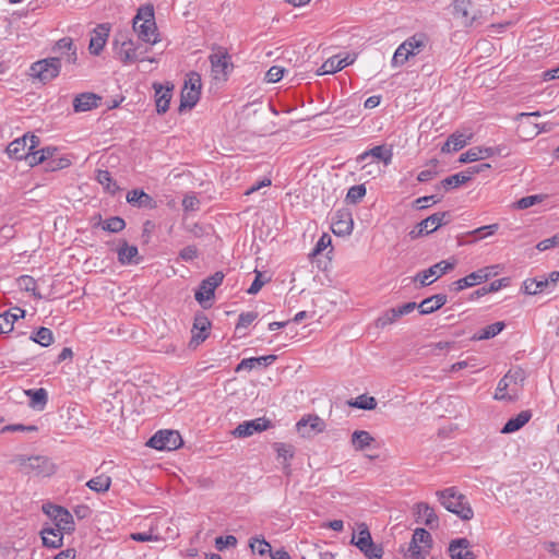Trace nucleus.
Returning a JSON list of instances; mask_svg holds the SVG:
<instances>
[{
	"label": "nucleus",
	"instance_id": "f257e3e1",
	"mask_svg": "<svg viewBox=\"0 0 559 559\" xmlns=\"http://www.w3.org/2000/svg\"><path fill=\"white\" fill-rule=\"evenodd\" d=\"M41 511L55 523V527L44 525L39 532L43 546L49 549H58L63 546V535L71 534L75 530L73 515L61 506L51 502L44 503Z\"/></svg>",
	"mask_w": 559,
	"mask_h": 559
},
{
	"label": "nucleus",
	"instance_id": "f03ea898",
	"mask_svg": "<svg viewBox=\"0 0 559 559\" xmlns=\"http://www.w3.org/2000/svg\"><path fill=\"white\" fill-rule=\"evenodd\" d=\"M11 463L21 473L28 476L49 477L56 472V465L50 459L43 455L26 456L24 454H16L12 457Z\"/></svg>",
	"mask_w": 559,
	"mask_h": 559
},
{
	"label": "nucleus",
	"instance_id": "7ed1b4c3",
	"mask_svg": "<svg viewBox=\"0 0 559 559\" xmlns=\"http://www.w3.org/2000/svg\"><path fill=\"white\" fill-rule=\"evenodd\" d=\"M440 503L460 519L468 521L474 516L473 509L466 497L459 493L455 488L450 487L437 492Z\"/></svg>",
	"mask_w": 559,
	"mask_h": 559
},
{
	"label": "nucleus",
	"instance_id": "20e7f679",
	"mask_svg": "<svg viewBox=\"0 0 559 559\" xmlns=\"http://www.w3.org/2000/svg\"><path fill=\"white\" fill-rule=\"evenodd\" d=\"M429 37L425 33H416L405 39L395 50L391 64L393 68L403 66L409 58L419 55L428 45Z\"/></svg>",
	"mask_w": 559,
	"mask_h": 559
},
{
	"label": "nucleus",
	"instance_id": "39448f33",
	"mask_svg": "<svg viewBox=\"0 0 559 559\" xmlns=\"http://www.w3.org/2000/svg\"><path fill=\"white\" fill-rule=\"evenodd\" d=\"M201 75L191 71L187 74L185 85L181 90L179 112H183L187 109H192L199 102L201 95Z\"/></svg>",
	"mask_w": 559,
	"mask_h": 559
},
{
	"label": "nucleus",
	"instance_id": "423d86ee",
	"mask_svg": "<svg viewBox=\"0 0 559 559\" xmlns=\"http://www.w3.org/2000/svg\"><path fill=\"white\" fill-rule=\"evenodd\" d=\"M358 535L353 534L350 544L355 545L368 559H381L383 548L373 543L368 526L365 523L359 524Z\"/></svg>",
	"mask_w": 559,
	"mask_h": 559
},
{
	"label": "nucleus",
	"instance_id": "0eeeda50",
	"mask_svg": "<svg viewBox=\"0 0 559 559\" xmlns=\"http://www.w3.org/2000/svg\"><path fill=\"white\" fill-rule=\"evenodd\" d=\"M60 69V57H50L34 62L31 66L29 74L46 84L59 75Z\"/></svg>",
	"mask_w": 559,
	"mask_h": 559
},
{
	"label": "nucleus",
	"instance_id": "6e6552de",
	"mask_svg": "<svg viewBox=\"0 0 559 559\" xmlns=\"http://www.w3.org/2000/svg\"><path fill=\"white\" fill-rule=\"evenodd\" d=\"M40 143V139L31 133H25L23 136L13 140L5 148L10 158L21 160L28 157L31 150H35Z\"/></svg>",
	"mask_w": 559,
	"mask_h": 559
},
{
	"label": "nucleus",
	"instance_id": "1a4fd4ad",
	"mask_svg": "<svg viewBox=\"0 0 559 559\" xmlns=\"http://www.w3.org/2000/svg\"><path fill=\"white\" fill-rule=\"evenodd\" d=\"M147 445L156 450H176L182 445V438L176 430H159L148 440Z\"/></svg>",
	"mask_w": 559,
	"mask_h": 559
},
{
	"label": "nucleus",
	"instance_id": "9d476101",
	"mask_svg": "<svg viewBox=\"0 0 559 559\" xmlns=\"http://www.w3.org/2000/svg\"><path fill=\"white\" fill-rule=\"evenodd\" d=\"M211 62V70L215 80L226 81L229 72L233 70V62L230 56L225 48L218 47L216 52L209 57Z\"/></svg>",
	"mask_w": 559,
	"mask_h": 559
},
{
	"label": "nucleus",
	"instance_id": "9b49d317",
	"mask_svg": "<svg viewBox=\"0 0 559 559\" xmlns=\"http://www.w3.org/2000/svg\"><path fill=\"white\" fill-rule=\"evenodd\" d=\"M456 265V260H443L440 261L427 270H424L421 272H418L416 276L414 277V282L419 281L421 286H428L432 284L436 280L428 281L431 276H436V278L441 277L442 275L447 274L448 272L452 271Z\"/></svg>",
	"mask_w": 559,
	"mask_h": 559
},
{
	"label": "nucleus",
	"instance_id": "f8f14e48",
	"mask_svg": "<svg viewBox=\"0 0 559 559\" xmlns=\"http://www.w3.org/2000/svg\"><path fill=\"white\" fill-rule=\"evenodd\" d=\"M354 228L352 212L342 207L336 210L331 217V229L336 236H348Z\"/></svg>",
	"mask_w": 559,
	"mask_h": 559
},
{
	"label": "nucleus",
	"instance_id": "ddd939ff",
	"mask_svg": "<svg viewBox=\"0 0 559 559\" xmlns=\"http://www.w3.org/2000/svg\"><path fill=\"white\" fill-rule=\"evenodd\" d=\"M224 277V273L217 271L211 276L204 278L194 294L195 300L205 308L204 302L214 297L215 288L223 283Z\"/></svg>",
	"mask_w": 559,
	"mask_h": 559
},
{
	"label": "nucleus",
	"instance_id": "4468645a",
	"mask_svg": "<svg viewBox=\"0 0 559 559\" xmlns=\"http://www.w3.org/2000/svg\"><path fill=\"white\" fill-rule=\"evenodd\" d=\"M141 20L140 12L133 20V29L138 33V36L141 40L150 44H155L157 41V27L154 21L153 10H150L148 19H145L141 24L139 21Z\"/></svg>",
	"mask_w": 559,
	"mask_h": 559
},
{
	"label": "nucleus",
	"instance_id": "2eb2a0df",
	"mask_svg": "<svg viewBox=\"0 0 559 559\" xmlns=\"http://www.w3.org/2000/svg\"><path fill=\"white\" fill-rule=\"evenodd\" d=\"M499 267V265H490L479 269L475 272L469 273L463 278H460L452 283L451 289L454 292H461L465 288L473 287L480 283L486 282L489 277H491L490 270Z\"/></svg>",
	"mask_w": 559,
	"mask_h": 559
},
{
	"label": "nucleus",
	"instance_id": "dca6fc26",
	"mask_svg": "<svg viewBox=\"0 0 559 559\" xmlns=\"http://www.w3.org/2000/svg\"><path fill=\"white\" fill-rule=\"evenodd\" d=\"M479 13L471 0H454L453 2V14L465 26H473L478 20Z\"/></svg>",
	"mask_w": 559,
	"mask_h": 559
},
{
	"label": "nucleus",
	"instance_id": "f3484780",
	"mask_svg": "<svg viewBox=\"0 0 559 559\" xmlns=\"http://www.w3.org/2000/svg\"><path fill=\"white\" fill-rule=\"evenodd\" d=\"M271 427H273V424L270 419L265 417H260L252 420L242 421L235 428L233 435L236 438H247L257 432L267 430Z\"/></svg>",
	"mask_w": 559,
	"mask_h": 559
},
{
	"label": "nucleus",
	"instance_id": "a211bd4d",
	"mask_svg": "<svg viewBox=\"0 0 559 559\" xmlns=\"http://www.w3.org/2000/svg\"><path fill=\"white\" fill-rule=\"evenodd\" d=\"M211 322L203 313L194 317L189 347L195 349L210 335Z\"/></svg>",
	"mask_w": 559,
	"mask_h": 559
},
{
	"label": "nucleus",
	"instance_id": "6ab92c4d",
	"mask_svg": "<svg viewBox=\"0 0 559 559\" xmlns=\"http://www.w3.org/2000/svg\"><path fill=\"white\" fill-rule=\"evenodd\" d=\"M52 52L53 57H60V63L64 61L68 64H74L78 60L76 47L70 37L59 39L53 46Z\"/></svg>",
	"mask_w": 559,
	"mask_h": 559
},
{
	"label": "nucleus",
	"instance_id": "aec40b11",
	"mask_svg": "<svg viewBox=\"0 0 559 559\" xmlns=\"http://www.w3.org/2000/svg\"><path fill=\"white\" fill-rule=\"evenodd\" d=\"M110 25L107 23L98 24L92 32L88 50L91 55L98 56L107 41L109 36Z\"/></svg>",
	"mask_w": 559,
	"mask_h": 559
},
{
	"label": "nucleus",
	"instance_id": "412c9836",
	"mask_svg": "<svg viewBox=\"0 0 559 559\" xmlns=\"http://www.w3.org/2000/svg\"><path fill=\"white\" fill-rule=\"evenodd\" d=\"M325 429V423L317 415L302 417L297 423V430L302 437H310Z\"/></svg>",
	"mask_w": 559,
	"mask_h": 559
},
{
	"label": "nucleus",
	"instance_id": "4be33fe9",
	"mask_svg": "<svg viewBox=\"0 0 559 559\" xmlns=\"http://www.w3.org/2000/svg\"><path fill=\"white\" fill-rule=\"evenodd\" d=\"M153 88L155 91L156 111L157 114L163 115L169 108L174 85L164 86L160 83H154Z\"/></svg>",
	"mask_w": 559,
	"mask_h": 559
},
{
	"label": "nucleus",
	"instance_id": "5701e85b",
	"mask_svg": "<svg viewBox=\"0 0 559 559\" xmlns=\"http://www.w3.org/2000/svg\"><path fill=\"white\" fill-rule=\"evenodd\" d=\"M354 61L355 58L350 57L349 55L344 58L333 56L322 63V66L317 70V74L324 75L335 73L346 68L347 66H350Z\"/></svg>",
	"mask_w": 559,
	"mask_h": 559
},
{
	"label": "nucleus",
	"instance_id": "b1692460",
	"mask_svg": "<svg viewBox=\"0 0 559 559\" xmlns=\"http://www.w3.org/2000/svg\"><path fill=\"white\" fill-rule=\"evenodd\" d=\"M118 262L122 265L139 264V249L136 246H130L126 240L121 241L117 249Z\"/></svg>",
	"mask_w": 559,
	"mask_h": 559
},
{
	"label": "nucleus",
	"instance_id": "393cba45",
	"mask_svg": "<svg viewBox=\"0 0 559 559\" xmlns=\"http://www.w3.org/2000/svg\"><path fill=\"white\" fill-rule=\"evenodd\" d=\"M432 544L433 540L430 533L425 528L418 527L414 531L412 540L407 548L425 550L426 552H429V550L432 548Z\"/></svg>",
	"mask_w": 559,
	"mask_h": 559
},
{
	"label": "nucleus",
	"instance_id": "a878e982",
	"mask_svg": "<svg viewBox=\"0 0 559 559\" xmlns=\"http://www.w3.org/2000/svg\"><path fill=\"white\" fill-rule=\"evenodd\" d=\"M370 156L383 162L385 165H389L392 162L393 152L391 148L386 147L385 145H377L368 151H365L360 155H358L357 162L362 163Z\"/></svg>",
	"mask_w": 559,
	"mask_h": 559
},
{
	"label": "nucleus",
	"instance_id": "bb28decb",
	"mask_svg": "<svg viewBox=\"0 0 559 559\" xmlns=\"http://www.w3.org/2000/svg\"><path fill=\"white\" fill-rule=\"evenodd\" d=\"M100 97L94 93H82L73 99V109L75 112H83L98 107Z\"/></svg>",
	"mask_w": 559,
	"mask_h": 559
},
{
	"label": "nucleus",
	"instance_id": "cd10ccee",
	"mask_svg": "<svg viewBox=\"0 0 559 559\" xmlns=\"http://www.w3.org/2000/svg\"><path fill=\"white\" fill-rule=\"evenodd\" d=\"M276 359V355L245 358L237 365L235 371L239 372L242 370H252L258 366L267 367L272 365Z\"/></svg>",
	"mask_w": 559,
	"mask_h": 559
},
{
	"label": "nucleus",
	"instance_id": "c85d7f7f",
	"mask_svg": "<svg viewBox=\"0 0 559 559\" xmlns=\"http://www.w3.org/2000/svg\"><path fill=\"white\" fill-rule=\"evenodd\" d=\"M25 310L19 307L0 313V333L2 334L11 332L15 321H17L20 318H23Z\"/></svg>",
	"mask_w": 559,
	"mask_h": 559
},
{
	"label": "nucleus",
	"instance_id": "c756f323",
	"mask_svg": "<svg viewBox=\"0 0 559 559\" xmlns=\"http://www.w3.org/2000/svg\"><path fill=\"white\" fill-rule=\"evenodd\" d=\"M491 156H495V151L491 147L474 146L461 154L459 162L463 164L473 163Z\"/></svg>",
	"mask_w": 559,
	"mask_h": 559
},
{
	"label": "nucleus",
	"instance_id": "7c9ffc66",
	"mask_svg": "<svg viewBox=\"0 0 559 559\" xmlns=\"http://www.w3.org/2000/svg\"><path fill=\"white\" fill-rule=\"evenodd\" d=\"M447 301H448L447 295L437 294V295H433V296H430V297L424 299L418 305V309H419L420 314H429V313L437 311L441 307H443L447 304Z\"/></svg>",
	"mask_w": 559,
	"mask_h": 559
},
{
	"label": "nucleus",
	"instance_id": "2f4dec72",
	"mask_svg": "<svg viewBox=\"0 0 559 559\" xmlns=\"http://www.w3.org/2000/svg\"><path fill=\"white\" fill-rule=\"evenodd\" d=\"M472 139V134L466 135L464 133H452L443 146L441 147L442 153L457 152L462 150L468 141Z\"/></svg>",
	"mask_w": 559,
	"mask_h": 559
},
{
	"label": "nucleus",
	"instance_id": "473e14b6",
	"mask_svg": "<svg viewBox=\"0 0 559 559\" xmlns=\"http://www.w3.org/2000/svg\"><path fill=\"white\" fill-rule=\"evenodd\" d=\"M532 418L531 411H522L515 417L510 418L501 429L502 433H512L520 430Z\"/></svg>",
	"mask_w": 559,
	"mask_h": 559
},
{
	"label": "nucleus",
	"instance_id": "72a5a7b5",
	"mask_svg": "<svg viewBox=\"0 0 559 559\" xmlns=\"http://www.w3.org/2000/svg\"><path fill=\"white\" fill-rule=\"evenodd\" d=\"M127 201L131 205L138 206V207H153V198L145 193L143 190H131L127 194Z\"/></svg>",
	"mask_w": 559,
	"mask_h": 559
},
{
	"label": "nucleus",
	"instance_id": "f704fd0d",
	"mask_svg": "<svg viewBox=\"0 0 559 559\" xmlns=\"http://www.w3.org/2000/svg\"><path fill=\"white\" fill-rule=\"evenodd\" d=\"M416 513L419 519H424V522L430 528H437L439 525V519L435 510L427 503L420 502L416 504Z\"/></svg>",
	"mask_w": 559,
	"mask_h": 559
},
{
	"label": "nucleus",
	"instance_id": "c9c22d12",
	"mask_svg": "<svg viewBox=\"0 0 559 559\" xmlns=\"http://www.w3.org/2000/svg\"><path fill=\"white\" fill-rule=\"evenodd\" d=\"M449 215V212L433 213L432 215L421 221V230H425L426 233L429 234L433 233L435 230H437L439 227L447 223L444 222V218L448 217Z\"/></svg>",
	"mask_w": 559,
	"mask_h": 559
},
{
	"label": "nucleus",
	"instance_id": "e433bc0d",
	"mask_svg": "<svg viewBox=\"0 0 559 559\" xmlns=\"http://www.w3.org/2000/svg\"><path fill=\"white\" fill-rule=\"evenodd\" d=\"M373 441V437L366 430H355L352 435V444L356 451L369 448Z\"/></svg>",
	"mask_w": 559,
	"mask_h": 559
},
{
	"label": "nucleus",
	"instance_id": "4c0bfd02",
	"mask_svg": "<svg viewBox=\"0 0 559 559\" xmlns=\"http://www.w3.org/2000/svg\"><path fill=\"white\" fill-rule=\"evenodd\" d=\"M117 55L123 63H131L138 60L136 49L131 39L123 40L121 47L118 49Z\"/></svg>",
	"mask_w": 559,
	"mask_h": 559
},
{
	"label": "nucleus",
	"instance_id": "58836bf2",
	"mask_svg": "<svg viewBox=\"0 0 559 559\" xmlns=\"http://www.w3.org/2000/svg\"><path fill=\"white\" fill-rule=\"evenodd\" d=\"M25 393L29 397V404L32 407L44 409L48 402V393L44 388L31 389Z\"/></svg>",
	"mask_w": 559,
	"mask_h": 559
},
{
	"label": "nucleus",
	"instance_id": "ea45409f",
	"mask_svg": "<svg viewBox=\"0 0 559 559\" xmlns=\"http://www.w3.org/2000/svg\"><path fill=\"white\" fill-rule=\"evenodd\" d=\"M29 341L39 344L43 347L51 345L55 341L53 333L50 329L40 326L29 336Z\"/></svg>",
	"mask_w": 559,
	"mask_h": 559
},
{
	"label": "nucleus",
	"instance_id": "a19ab883",
	"mask_svg": "<svg viewBox=\"0 0 559 559\" xmlns=\"http://www.w3.org/2000/svg\"><path fill=\"white\" fill-rule=\"evenodd\" d=\"M549 286V280L546 277L528 278L523 283V290L527 295H536L543 293Z\"/></svg>",
	"mask_w": 559,
	"mask_h": 559
},
{
	"label": "nucleus",
	"instance_id": "79ce46f5",
	"mask_svg": "<svg viewBox=\"0 0 559 559\" xmlns=\"http://www.w3.org/2000/svg\"><path fill=\"white\" fill-rule=\"evenodd\" d=\"M504 326L506 324L502 321L495 322L478 330L473 338L478 341L492 338L498 335L504 329Z\"/></svg>",
	"mask_w": 559,
	"mask_h": 559
},
{
	"label": "nucleus",
	"instance_id": "37998d69",
	"mask_svg": "<svg viewBox=\"0 0 559 559\" xmlns=\"http://www.w3.org/2000/svg\"><path fill=\"white\" fill-rule=\"evenodd\" d=\"M110 485H111V478L105 474L95 476L86 483V486L91 490L98 492V493H104V492L108 491L110 488Z\"/></svg>",
	"mask_w": 559,
	"mask_h": 559
},
{
	"label": "nucleus",
	"instance_id": "c03bdc74",
	"mask_svg": "<svg viewBox=\"0 0 559 559\" xmlns=\"http://www.w3.org/2000/svg\"><path fill=\"white\" fill-rule=\"evenodd\" d=\"M468 181L469 176H467L465 171H461L444 178L440 182V185L444 188V190L449 191L451 189L459 188L460 186L467 183Z\"/></svg>",
	"mask_w": 559,
	"mask_h": 559
},
{
	"label": "nucleus",
	"instance_id": "a18cd8bd",
	"mask_svg": "<svg viewBox=\"0 0 559 559\" xmlns=\"http://www.w3.org/2000/svg\"><path fill=\"white\" fill-rule=\"evenodd\" d=\"M96 179L110 194H115L119 190L117 182L112 179L108 170L99 169Z\"/></svg>",
	"mask_w": 559,
	"mask_h": 559
},
{
	"label": "nucleus",
	"instance_id": "49530a36",
	"mask_svg": "<svg viewBox=\"0 0 559 559\" xmlns=\"http://www.w3.org/2000/svg\"><path fill=\"white\" fill-rule=\"evenodd\" d=\"M498 227H499L498 224H491V225H486V226L476 228L467 234L468 236H476V238H474L473 240H469V241H465V242L459 240V245L473 243L478 239H483L489 235L495 234L497 231Z\"/></svg>",
	"mask_w": 559,
	"mask_h": 559
},
{
	"label": "nucleus",
	"instance_id": "de8ad7c7",
	"mask_svg": "<svg viewBox=\"0 0 559 559\" xmlns=\"http://www.w3.org/2000/svg\"><path fill=\"white\" fill-rule=\"evenodd\" d=\"M348 404L353 407L359 409L371 411L377 406V401L373 396H368L366 394H361L353 401H349Z\"/></svg>",
	"mask_w": 559,
	"mask_h": 559
},
{
	"label": "nucleus",
	"instance_id": "09e8293b",
	"mask_svg": "<svg viewBox=\"0 0 559 559\" xmlns=\"http://www.w3.org/2000/svg\"><path fill=\"white\" fill-rule=\"evenodd\" d=\"M126 227V222L120 216H111L102 223V228L108 233H119Z\"/></svg>",
	"mask_w": 559,
	"mask_h": 559
},
{
	"label": "nucleus",
	"instance_id": "8fccbe9b",
	"mask_svg": "<svg viewBox=\"0 0 559 559\" xmlns=\"http://www.w3.org/2000/svg\"><path fill=\"white\" fill-rule=\"evenodd\" d=\"M249 546L252 552H258L260 556H264L265 554L271 555V545L265 540L263 536L261 537H251Z\"/></svg>",
	"mask_w": 559,
	"mask_h": 559
},
{
	"label": "nucleus",
	"instance_id": "3c124183",
	"mask_svg": "<svg viewBox=\"0 0 559 559\" xmlns=\"http://www.w3.org/2000/svg\"><path fill=\"white\" fill-rule=\"evenodd\" d=\"M400 319L395 308L388 309L376 320V326L378 329H384L385 326L395 323Z\"/></svg>",
	"mask_w": 559,
	"mask_h": 559
},
{
	"label": "nucleus",
	"instance_id": "603ef678",
	"mask_svg": "<svg viewBox=\"0 0 559 559\" xmlns=\"http://www.w3.org/2000/svg\"><path fill=\"white\" fill-rule=\"evenodd\" d=\"M71 165L69 158L62 156L60 153L51 158L49 162L45 164V170L47 171H56L63 168H67Z\"/></svg>",
	"mask_w": 559,
	"mask_h": 559
},
{
	"label": "nucleus",
	"instance_id": "864d4df0",
	"mask_svg": "<svg viewBox=\"0 0 559 559\" xmlns=\"http://www.w3.org/2000/svg\"><path fill=\"white\" fill-rule=\"evenodd\" d=\"M366 192L367 190L365 185L353 186L347 191L346 201L352 204H357L366 195Z\"/></svg>",
	"mask_w": 559,
	"mask_h": 559
},
{
	"label": "nucleus",
	"instance_id": "5fc2aeb1",
	"mask_svg": "<svg viewBox=\"0 0 559 559\" xmlns=\"http://www.w3.org/2000/svg\"><path fill=\"white\" fill-rule=\"evenodd\" d=\"M273 447L277 453V456L282 457L286 463H288L294 457L295 449L292 444L276 442ZM286 466H288V464H286L285 467Z\"/></svg>",
	"mask_w": 559,
	"mask_h": 559
},
{
	"label": "nucleus",
	"instance_id": "6e6d98bb",
	"mask_svg": "<svg viewBox=\"0 0 559 559\" xmlns=\"http://www.w3.org/2000/svg\"><path fill=\"white\" fill-rule=\"evenodd\" d=\"M508 379H509V373H507L498 382V385H497V389H496V393L493 395L495 400H498V401H509V402L513 401V397L506 393V391H507V389L509 386Z\"/></svg>",
	"mask_w": 559,
	"mask_h": 559
},
{
	"label": "nucleus",
	"instance_id": "4d7b16f0",
	"mask_svg": "<svg viewBox=\"0 0 559 559\" xmlns=\"http://www.w3.org/2000/svg\"><path fill=\"white\" fill-rule=\"evenodd\" d=\"M543 200H544V195H542V194L527 195V197H524V198H521L520 200H518L513 204V206H514V209H518V210H526L537 203H540Z\"/></svg>",
	"mask_w": 559,
	"mask_h": 559
},
{
	"label": "nucleus",
	"instance_id": "13d9d810",
	"mask_svg": "<svg viewBox=\"0 0 559 559\" xmlns=\"http://www.w3.org/2000/svg\"><path fill=\"white\" fill-rule=\"evenodd\" d=\"M19 284H20L21 288H23L24 290L32 292L33 296L35 298H37V299L43 298L41 294L36 290L37 283L32 276H28V275L21 276L19 278Z\"/></svg>",
	"mask_w": 559,
	"mask_h": 559
},
{
	"label": "nucleus",
	"instance_id": "bf43d9fd",
	"mask_svg": "<svg viewBox=\"0 0 559 559\" xmlns=\"http://www.w3.org/2000/svg\"><path fill=\"white\" fill-rule=\"evenodd\" d=\"M257 318L258 312L255 311L241 312L236 324V331L247 329Z\"/></svg>",
	"mask_w": 559,
	"mask_h": 559
},
{
	"label": "nucleus",
	"instance_id": "052dcab7",
	"mask_svg": "<svg viewBox=\"0 0 559 559\" xmlns=\"http://www.w3.org/2000/svg\"><path fill=\"white\" fill-rule=\"evenodd\" d=\"M38 428L35 425H23V424H13L8 425L2 428V432H34L37 431Z\"/></svg>",
	"mask_w": 559,
	"mask_h": 559
},
{
	"label": "nucleus",
	"instance_id": "680f3d73",
	"mask_svg": "<svg viewBox=\"0 0 559 559\" xmlns=\"http://www.w3.org/2000/svg\"><path fill=\"white\" fill-rule=\"evenodd\" d=\"M285 71L286 70L283 67H280V66L271 67L267 70L266 75H265L266 81L270 82V83L278 82L280 80L283 79Z\"/></svg>",
	"mask_w": 559,
	"mask_h": 559
},
{
	"label": "nucleus",
	"instance_id": "e2e57ef3",
	"mask_svg": "<svg viewBox=\"0 0 559 559\" xmlns=\"http://www.w3.org/2000/svg\"><path fill=\"white\" fill-rule=\"evenodd\" d=\"M559 246V234L554 235L550 238H546L542 241H539L536 246V248L539 251H546L548 249L555 248Z\"/></svg>",
	"mask_w": 559,
	"mask_h": 559
},
{
	"label": "nucleus",
	"instance_id": "0e129e2a",
	"mask_svg": "<svg viewBox=\"0 0 559 559\" xmlns=\"http://www.w3.org/2000/svg\"><path fill=\"white\" fill-rule=\"evenodd\" d=\"M237 544V538L233 535H227V536H219L215 539V547L222 551L224 548L228 547V546H236Z\"/></svg>",
	"mask_w": 559,
	"mask_h": 559
},
{
	"label": "nucleus",
	"instance_id": "69168bd1",
	"mask_svg": "<svg viewBox=\"0 0 559 559\" xmlns=\"http://www.w3.org/2000/svg\"><path fill=\"white\" fill-rule=\"evenodd\" d=\"M185 211H197L200 206V200L194 194H187L182 200Z\"/></svg>",
	"mask_w": 559,
	"mask_h": 559
},
{
	"label": "nucleus",
	"instance_id": "338daca9",
	"mask_svg": "<svg viewBox=\"0 0 559 559\" xmlns=\"http://www.w3.org/2000/svg\"><path fill=\"white\" fill-rule=\"evenodd\" d=\"M255 272V278L253 280L252 284L250 285V287L247 289V293L249 295H255L260 292V289L262 288V286L264 285L265 281L262 280V273L260 271H254Z\"/></svg>",
	"mask_w": 559,
	"mask_h": 559
},
{
	"label": "nucleus",
	"instance_id": "774afa93",
	"mask_svg": "<svg viewBox=\"0 0 559 559\" xmlns=\"http://www.w3.org/2000/svg\"><path fill=\"white\" fill-rule=\"evenodd\" d=\"M331 237L328 234H323L318 242L316 243L312 255L320 254L323 250H325L331 245Z\"/></svg>",
	"mask_w": 559,
	"mask_h": 559
}]
</instances>
